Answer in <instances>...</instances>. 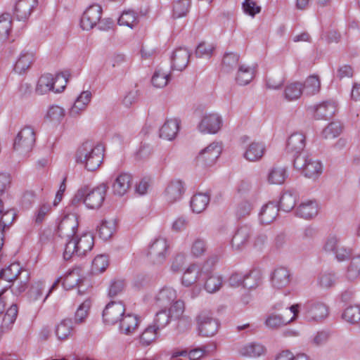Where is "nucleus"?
<instances>
[{"label":"nucleus","instance_id":"f704fd0d","mask_svg":"<svg viewBox=\"0 0 360 360\" xmlns=\"http://www.w3.org/2000/svg\"><path fill=\"white\" fill-rule=\"evenodd\" d=\"M91 94L89 91H83L78 96L72 107L70 109V113L72 116H76L83 111L91 101Z\"/></svg>","mask_w":360,"mask_h":360},{"label":"nucleus","instance_id":"dca6fc26","mask_svg":"<svg viewBox=\"0 0 360 360\" xmlns=\"http://www.w3.org/2000/svg\"><path fill=\"white\" fill-rule=\"evenodd\" d=\"M221 153V147L218 143H212L202 150L197 156V161L205 166L213 165Z\"/></svg>","mask_w":360,"mask_h":360},{"label":"nucleus","instance_id":"e2e57ef3","mask_svg":"<svg viewBox=\"0 0 360 360\" xmlns=\"http://www.w3.org/2000/svg\"><path fill=\"white\" fill-rule=\"evenodd\" d=\"M239 56L237 53H226L223 58V68L226 71H229L238 65Z\"/></svg>","mask_w":360,"mask_h":360},{"label":"nucleus","instance_id":"8fccbe9b","mask_svg":"<svg viewBox=\"0 0 360 360\" xmlns=\"http://www.w3.org/2000/svg\"><path fill=\"white\" fill-rule=\"evenodd\" d=\"M115 231V224L113 221H102L98 227V236L104 240L110 239Z\"/></svg>","mask_w":360,"mask_h":360},{"label":"nucleus","instance_id":"393cba45","mask_svg":"<svg viewBox=\"0 0 360 360\" xmlns=\"http://www.w3.org/2000/svg\"><path fill=\"white\" fill-rule=\"evenodd\" d=\"M319 213V205L314 200L302 202L296 209L297 216L305 219L315 217Z\"/></svg>","mask_w":360,"mask_h":360},{"label":"nucleus","instance_id":"4c0bfd02","mask_svg":"<svg viewBox=\"0 0 360 360\" xmlns=\"http://www.w3.org/2000/svg\"><path fill=\"white\" fill-rule=\"evenodd\" d=\"M139 23V15L133 10L124 11L118 18V24L121 26H127L131 29Z\"/></svg>","mask_w":360,"mask_h":360},{"label":"nucleus","instance_id":"b1692460","mask_svg":"<svg viewBox=\"0 0 360 360\" xmlns=\"http://www.w3.org/2000/svg\"><path fill=\"white\" fill-rule=\"evenodd\" d=\"M132 177L128 173H121L115 179L112 184V191L115 195L123 196L131 188Z\"/></svg>","mask_w":360,"mask_h":360},{"label":"nucleus","instance_id":"4468645a","mask_svg":"<svg viewBox=\"0 0 360 360\" xmlns=\"http://www.w3.org/2000/svg\"><path fill=\"white\" fill-rule=\"evenodd\" d=\"M326 252H333L338 262H344L352 256V250L342 245L339 240L335 237H330L324 245Z\"/></svg>","mask_w":360,"mask_h":360},{"label":"nucleus","instance_id":"0eeeda50","mask_svg":"<svg viewBox=\"0 0 360 360\" xmlns=\"http://www.w3.org/2000/svg\"><path fill=\"white\" fill-rule=\"evenodd\" d=\"M198 333L203 337L214 336L218 331L219 323L214 319L212 313L209 311H202L196 316Z\"/></svg>","mask_w":360,"mask_h":360},{"label":"nucleus","instance_id":"a18cd8bd","mask_svg":"<svg viewBox=\"0 0 360 360\" xmlns=\"http://www.w3.org/2000/svg\"><path fill=\"white\" fill-rule=\"evenodd\" d=\"M222 283L223 280L220 276L210 274L206 278L204 287L209 293H214L221 288Z\"/></svg>","mask_w":360,"mask_h":360},{"label":"nucleus","instance_id":"774afa93","mask_svg":"<svg viewBox=\"0 0 360 360\" xmlns=\"http://www.w3.org/2000/svg\"><path fill=\"white\" fill-rule=\"evenodd\" d=\"M207 248L205 242L201 238H197L194 240L191 248V252L195 257L202 256L206 251Z\"/></svg>","mask_w":360,"mask_h":360},{"label":"nucleus","instance_id":"7c9ffc66","mask_svg":"<svg viewBox=\"0 0 360 360\" xmlns=\"http://www.w3.org/2000/svg\"><path fill=\"white\" fill-rule=\"evenodd\" d=\"M279 207L276 203L269 202L264 205L259 212V219L263 224H269L278 215Z\"/></svg>","mask_w":360,"mask_h":360},{"label":"nucleus","instance_id":"4d7b16f0","mask_svg":"<svg viewBox=\"0 0 360 360\" xmlns=\"http://www.w3.org/2000/svg\"><path fill=\"white\" fill-rule=\"evenodd\" d=\"M296 204V196L290 192L284 193L280 198V207L285 212L293 209Z\"/></svg>","mask_w":360,"mask_h":360},{"label":"nucleus","instance_id":"39448f33","mask_svg":"<svg viewBox=\"0 0 360 360\" xmlns=\"http://www.w3.org/2000/svg\"><path fill=\"white\" fill-rule=\"evenodd\" d=\"M88 188H82L77 192L74 200H83L86 206L90 209L99 208L105 199L106 186H98L87 193Z\"/></svg>","mask_w":360,"mask_h":360},{"label":"nucleus","instance_id":"49530a36","mask_svg":"<svg viewBox=\"0 0 360 360\" xmlns=\"http://www.w3.org/2000/svg\"><path fill=\"white\" fill-rule=\"evenodd\" d=\"M158 330H157L153 326L149 325L141 333L139 336L140 343L143 346H148L153 342L158 336Z\"/></svg>","mask_w":360,"mask_h":360},{"label":"nucleus","instance_id":"052dcab7","mask_svg":"<svg viewBox=\"0 0 360 360\" xmlns=\"http://www.w3.org/2000/svg\"><path fill=\"white\" fill-rule=\"evenodd\" d=\"M11 28V19L8 13L0 16V38H7Z\"/></svg>","mask_w":360,"mask_h":360},{"label":"nucleus","instance_id":"cd10ccee","mask_svg":"<svg viewBox=\"0 0 360 360\" xmlns=\"http://www.w3.org/2000/svg\"><path fill=\"white\" fill-rule=\"evenodd\" d=\"M63 280V286L66 290H70L77 285H79V282L80 281L79 276L78 274V272L76 271H72L69 272L67 275L65 276L63 278H57L55 282L51 285V288L49 289V291L45 298L44 299V301L47 298L49 295L51 293V292L58 285V283Z\"/></svg>","mask_w":360,"mask_h":360},{"label":"nucleus","instance_id":"3c124183","mask_svg":"<svg viewBox=\"0 0 360 360\" xmlns=\"http://www.w3.org/2000/svg\"><path fill=\"white\" fill-rule=\"evenodd\" d=\"M287 177L285 168L274 167L269 172L268 181L271 184H282Z\"/></svg>","mask_w":360,"mask_h":360},{"label":"nucleus","instance_id":"6e6d98bb","mask_svg":"<svg viewBox=\"0 0 360 360\" xmlns=\"http://www.w3.org/2000/svg\"><path fill=\"white\" fill-rule=\"evenodd\" d=\"M108 257L103 255L96 256L92 262L91 271L94 274L103 272L108 266Z\"/></svg>","mask_w":360,"mask_h":360},{"label":"nucleus","instance_id":"bf43d9fd","mask_svg":"<svg viewBox=\"0 0 360 360\" xmlns=\"http://www.w3.org/2000/svg\"><path fill=\"white\" fill-rule=\"evenodd\" d=\"M342 131L340 122H333L330 123L323 131V136L326 139H333L338 136Z\"/></svg>","mask_w":360,"mask_h":360},{"label":"nucleus","instance_id":"e433bc0d","mask_svg":"<svg viewBox=\"0 0 360 360\" xmlns=\"http://www.w3.org/2000/svg\"><path fill=\"white\" fill-rule=\"evenodd\" d=\"M262 283V275L259 270H252L245 274L243 287L252 290L259 287Z\"/></svg>","mask_w":360,"mask_h":360},{"label":"nucleus","instance_id":"6ab92c4d","mask_svg":"<svg viewBox=\"0 0 360 360\" xmlns=\"http://www.w3.org/2000/svg\"><path fill=\"white\" fill-rule=\"evenodd\" d=\"M338 104L334 101H326L313 107L314 116L317 120H329L337 112Z\"/></svg>","mask_w":360,"mask_h":360},{"label":"nucleus","instance_id":"c756f323","mask_svg":"<svg viewBox=\"0 0 360 360\" xmlns=\"http://www.w3.org/2000/svg\"><path fill=\"white\" fill-rule=\"evenodd\" d=\"M180 122L177 119L167 120L160 129V137L173 140L177 135L179 129Z\"/></svg>","mask_w":360,"mask_h":360},{"label":"nucleus","instance_id":"aec40b11","mask_svg":"<svg viewBox=\"0 0 360 360\" xmlns=\"http://www.w3.org/2000/svg\"><path fill=\"white\" fill-rule=\"evenodd\" d=\"M252 236L251 228L248 225H243L238 228L232 240L231 247L236 250H241L246 247Z\"/></svg>","mask_w":360,"mask_h":360},{"label":"nucleus","instance_id":"09e8293b","mask_svg":"<svg viewBox=\"0 0 360 360\" xmlns=\"http://www.w3.org/2000/svg\"><path fill=\"white\" fill-rule=\"evenodd\" d=\"M185 311V303L181 300H174L167 309V312L172 319H181L183 318Z\"/></svg>","mask_w":360,"mask_h":360},{"label":"nucleus","instance_id":"a878e982","mask_svg":"<svg viewBox=\"0 0 360 360\" xmlns=\"http://www.w3.org/2000/svg\"><path fill=\"white\" fill-rule=\"evenodd\" d=\"M305 136L299 132L292 134L287 141L286 150L288 153L295 155L301 154L305 147Z\"/></svg>","mask_w":360,"mask_h":360},{"label":"nucleus","instance_id":"20e7f679","mask_svg":"<svg viewBox=\"0 0 360 360\" xmlns=\"http://www.w3.org/2000/svg\"><path fill=\"white\" fill-rule=\"evenodd\" d=\"M293 165L296 169L300 170L306 177L310 179L318 178L323 172L321 162L307 153L295 155Z\"/></svg>","mask_w":360,"mask_h":360},{"label":"nucleus","instance_id":"338daca9","mask_svg":"<svg viewBox=\"0 0 360 360\" xmlns=\"http://www.w3.org/2000/svg\"><path fill=\"white\" fill-rule=\"evenodd\" d=\"M65 115L63 108L58 105H51L46 113V117L51 121H60Z\"/></svg>","mask_w":360,"mask_h":360},{"label":"nucleus","instance_id":"a19ab883","mask_svg":"<svg viewBox=\"0 0 360 360\" xmlns=\"http://www.w3.org/2000/svg\"><path fill=\"white\" fill-rule=\"evenodd\" d=\"M264 352V347L262 345L257 342H250L243 346L240 349L241 355L249 357L259 356Z\"/></svg>","mask_w":360,"mask_h":360},{"label":"nucleus","instance_id":"79ce46f5","mask_svg":"<svg viewBox=\"0 0 360 360\" xmlns=\"http://www.w3.org/2000/svg\"><path fill=\"white\" fill-rule=\"evenodd\" d=\"M302 93V84L300 82H292L285 86L284 96L285 99L290 101L298 99Z\"/></svg>","mask_w":360,"mask_h":360},{"label":"nucleus","instance_id":"6e6552de","mask_svg":"<svg viewBox=\"0 0 360 360\" xmlns=\"http://www.w3.org/2000/svg\"><path fill=\"white\" fill-rule=\"evenodd\" d=\"M304 315L309 321H321L328 316V307L322 302L309 300L303 306Z\"/></svg>","mask_w":360,"mask_h":360},{"label":"nucleus","instance_id":"f8f14e48","mask_svg":"<svg viewBox=\"0 0 360 360\" xmlns=\"http://www.w3.org/2000/svg\"><path fill=\"white\" fill-rule=\"evenodd\" d=\"M125 312V307L120 302H110L103 311V319L104 323L109 325L117 323Z\"/></svg>","mask_w":360,"mask_h":360},{"label":"nucleus","instance_id":"9d476101","mask_svg":"<svg viewBox=\"0 0 360 360\" xmlns=\"http://www.w3.org/2000/svg\"><path fill=\"white\" fill-rule=\"evenodd\" d=\"M169 245L165 238H158L150 245L148 250V257L154 264H162L168 255Z\"/></svg>","mask_w":360,"mask_h":360},{"label":"nucleus","instance_id":"f3484780","mask_svg":"<svg viewBox=\"0 0 360 360\" xmlns=\"http://www.w3.org/2000/svg\"><path fill=\"white\" fill-rule=\"evenodd\" d=\"M37 5V0H18L13 8V16L18 20L25 21L29 18Z\"/></svg>","mask_w":360,"mask_h":360},{"label":"nucleus","instance_id":"a211bd4d","mask_svg":"<svg viewBox=\"0 0 360 360\" xmlns=\"http://www.w3.org/2000/svg\"><path fill=\"white\" fill-rule=\"evenodd\" d=\"M291 281V273L285 267L280 266L275 269L270 276L271 284L273 288L281 289L287 287Z\"/></svg>","mask_w":360,"mask_h":360},{"label":"nucleus","instance_id":"680f3d73","mask_svg":"<svg viewBox=\"0 0 360 360\" xmlns=\"http://www.w3.org/2000/svg\"><path fill=\"white\" fill-rule=\"evenodd\" d=\"M360 275V256L352 259L347 269V276L350 280L356 278Z\"/></svg>","mask_w":360,"mask_h":360},{"label":"nucleus","instance_id":"13d9d810","mask_svg":"<svg viewBox=\"0 0 360 360\" xmlns=\"http://www.w3.org/2000/svg\"><path fill=\"white\" fill-rule=\"evenodd\" d=\"M0 218V231L4 232L5 230L13 223L15 219V212L13 210H8L2 212Z\"/></svg>","mask_w":360,"mask_h":360},{"label":"nucleus","instance_id":"0e129e2a","mask_svg":"<svg viewBox=\"0 0 360 360\" xmlns=\"http://www.w3.org/2000/svg\"><path fill=\"white\" fill-rule=\"evenodd\" d=\"M214 46L205 42L199 44L195 50V55L199 58H209L212 56Z\"/></svg>","mask_w":360,"mask_h":360},{"label":"nucleus","instance_id":"9b49d317","mask_svg":"<svg viewBox=\"0 0 360 360\" xmlns=\"http://www.w3.org/2000/svg\"><path fill=\"white\" fill-rule=\"evenodd\" d=\"M102 15V8L98 4L88 7L84 12L81 20L80 26L84 30H90L100 21Z\"/></svg>","mask_w":360,"mask_h":360},{"label":"nucleus","instance_id":"423d86ee","mask_svg":"<svg viewBox=\"0 0 360 360\" xmlns=\"http://www.w3.org/2000/svg\"><path fill=\"white\" fill-rule=\"evenodd\" d=\"M35 132L31 127H25L18 134L13 143V149L20 155H25L33 148Z\"/></svg>","mask_w":360,"mask_h":360},{"label":"nucleus","instance_id":"864d4df0","mask_svg":"<svg viewBox=\"0 0 360 360\" xmlns=\"http://www.w3.org/2000/svg\"><path fill=\"white\" fill-rule=\"evenodd\" d=\"M169 79L170 75L169 73L158 69L154 72L151 79V82L156 88H163L168 84Z\"/></svg>","mask_w":360,"mask_h":360},{"label":"nucleus","instance_id":"58836bf2","mask_svg":"<svg viewBox=\"0 0 360 360\" xmlns=\"http://www.w3.org/2000/svg\"><path fill=\"white\" fill-rule=\"evenodd\" d=\"M254 77V69L245 65L239 66L236 76V81L239 85L249 84Z\"/></svg>","mask_w":360,"mask_h":360},{"label":"nucleus","instance_id":"473e14b6","mask_svg":"<svg viewBox=\"0 0 360 360\" xmlns=\"http://www.w3.org/2000/svg\"><path fill=\"white\" fill-rule=\"evenodd\" d=\"M265 152L264 146L258 142L251 143L247 148L244 158L248 161H257L262 158Z\"/></svg>","mask_w":360,"mask_h":360},{"label":"nucleus","instance_id":"2eb2a0df","mask_svg":"<svg viewBox=\"0 0 360 360\" xmlns=\"http://www.w3.org/2000/svg\"><path fill=\"white\" fill-rule=\"evenodd\" d=\"M77 227L78 222L76 216L74 214L66 215L58 226V234L68 241L75 236Z\"/></svg>","mask_w":360,"mask_h":360},{"label":"nucleus","instance_id":"2f4dec72","mask_svg":"<svg viewBox=\"0 0 360 360\" xmlns=\"http://www.w3.org/2000/svg\"><path fill=\"white\" fill-rule=\"evenodd\" d=\"M202 274V272L198 265L191 264L184 272L181 283L184 286L189 287L195 283Z\"/></svg>","mask_w":360,"mask_h":360},{"label":"nucleus","instance_id":"69168bd1","mask_svg":"<svg viewBox=\"0 0 360 360\" xmlns=\"http://www.w3.org/2000/svg\"><path fill=\"white\" fill-rule=\"evenodd\" d=\"M51 211V206L49 203H43L37 208L35 212L34 220L36 224H41L46 216Z\"/></svg>","mask_w":360,"mask_h":360},{"label":"nucleus","instance_id":"c9c22d12","mask_svg":"<svg viewBox=\"0 0 360 360\" xmlns=\"http://www.w3.org/2000/svg\"><path fill=\"white\" fill-rule=\"evenodd\" d=\"M210 202V196L205 193H196L191 200V207L193 212L200 213L203 212Z\"/></svg>","mask_w":360,"mask_h":360},{"label":"nucleus","instance_id":"ddd939ff","mask_svg":"<svg viewBox=\"0 0 360 360\" xmlns=\"http://www.w3.org/2000/svg\"><path fill=\"white\" fill-rule=\"evenodd\" d=\"M222 119L217 113H210L205 115L200 123L198 129L204 134H216L222 126Z\"/></svg>","mask_w":360,"mask_h":360},{"label":"nucleus","instance_id":"c85d7f7f","mask_svg":"<svg viewBox=\"0 0 360 360\" xmlns=\"http://www.w3.org/2000/svg\"><path fill=\"white\" fill-rule=\"evenodd\" d=\"M34 59L33 53L22 51L15 63V72L20 75L25 73L32 66Z\"/></svg>","mask_w":360,"mask_h":360},{"label":"nucleus","instance_id":"5fc2aeb1","mask_svg":"<svg viewBox=\"0 0 360 360\" xmlns=\"http://www.w3.org/2000/svg\"><path fill=\"white\" fill-rule=\"evenodd\" d=\"M91 303L89 300L84 301L77 309L75 314V322L76 323H82L86 319Z\"/></svg>","mask_w":360,"mask_h":360},{"label":"nucleus","instance_id":"bb28decb","mask_svg":"<svg viewBox=\"0 0 360 360\" xmlns=\"http://www.w3.org/2000/svg\"><path fill=\"white\" fill-rule=\"evenodd\" d=\"M118 322H120L119 329L120 333L125 335H131L137 329L139 319L137 316L131 314H124Z\"/></svg>","mask_w":360,"mask_h":360},{"label":"nucleus","instance_id":"72a5a7b5","mask_svg":"<svg viewBox=\"0 0 360 360\" xmlns=\"http://www.w3.org/2000/svg\"><path fill=\"white\" fill-rule=\"evenodd\" d=\"M184 192L183 184L180 181L171 182L166 189L167 200L174 202L181 199Z\"/></svg>","mask_w":360,"mask_h":360},{"label":"nucleus","instance_id":"5701e85b","mask_svg":"<svg viewBox=\"0 0 360 360\" xmlns=\"http://www.w3.org/2000/svg\"><path fill=\"white\" fill-rule=\"evenodd\" d=\"M191 53L185 47L176 49L171 56L172 68L176 70H183L188 64Z\"/></svg>","mask_w":360,"mask_h":360},{"label":"nucleus","instance_id":"37998d69","mask_svg":"<svg viewBox=\"0 0 360 360\" xmlns=\"http://www.w3.org/2000/svg\"><path fill=\"white\" fill-rule=\"evenodd\" d=\"M71 319H63L56 327V335L58 340H66L72 331Z\"/></svg>","mask_w":360,"mask_h":360},{"label":"nucleus","instance_id":"c03bdc74","mask_svg":"<svg viewBox=\"0 0 360 360\" xmlns=\"http://www.w3.org/2000/svg\"><path fill=\"white\" fill-rule=\"evenodd\" d=\"M172 318L167 309H162L155 314L152 326L160 330L165 328L171 321Z\"/></svg>","mask_w":360,"mask_h":360},{"label":"nucleus","instance_id":"603ef678","mask_svg":"<svg viewBox=\"0 0 360 360\" xmlns=\"http://www.w3.org/2000/svg\"><path fill=\"white\" fill-rule=\"evenodd\" d=\"M191 6L190 0H179L173 5L172 17L179 18L186 15Z\"/></svg>","mask_w":360,"mask_h":360},{"label":"nucleus","instance_id":"4be33fe9","mask_svg":"<svg viewBox=\"0 0 360 360\" xmlns=\"http://www.w3.org/2000/svg\"><path fill=\"white\" fill-rule=\"evenodd\" d=\"M5 307L6 304L4 301H3L0 297V319H1V328L2 332L8 330L11 328L15 322L18 314L17 305H11L4 314Z\"/></svg>","mask_w":360,"mask_h":360},{"label":"nucleus","instance_id":"ea45409f","mask_svg":"<svg viewBox=\"0 0 360 360\" xmlns=\"http://www.w3.org/2000/svg\"><path fill=\"white\" fill-rule=\"evenodd\" d=\"M303 85V93L308 96L314 95L319 92L321 82L318 76L311 75L308 77Z\"/></svg>","mask_w":360,"mask_h":360},{"label":"nucleus","instance_id":"7ed1b4c3","mask_svg":"<svg viewBox=\"0 0 360 360\" xmlns=\"http://www.w3.org/2000/svg\"><path fill=\"white\" fill-rule=\"evenodd\" d=\"M69 77L68 72L58 73L55 77L49 73L42 75L38 79L35 91L40 95L50 91L62 92L67 85Z\"/></svg>","mask_w":360,"mask_h":360},{"label":"nucleus","instance_id":"412c9836","mask_svg":"<svg viewBox=\"0 0 360 360\" xmlns=\"http://www.w3.org/2000/svg\"><path fill=\"white\" fill-rule=\"evenodd\" d=\"M177 297L176 290L164 287L154 297V304L158 307L167 309Z\"/></svg>","mask_w":360,"mask_h":360},{"label":"nucleus","instance_id":"1a4fd4ad","mask_svg":"<svg viewBox=\"0 0 360 360\" xmlns=\"http://www.w3.org/2000/svg\"><path fill=\"white\" fill-rule=\"evenodd\" d=\"M300 304H293L289 307L291 316H285L282 314H271L267 316L265 320V326L270 329H278L286 326L290 322L295 320L300 311Z\"/></svg>","mask_w":360,"mask_h":360},{"label":"nucleus","instance_id":"de8ad7c7","mask_svg":"<svg viewBox=\"0 0 360 360\" xmlns=\"http://www.w3.org/2000/svg\"><path fill=\"white\" fill-rule=\"evenodd\" d=\"M342 319L352 324H356L360 321V307L358 305L347 307L343 314Z\"/></svg>","mask_w":360,"mask_h":360},{"label":"nucleus","instance_id":"f257e3e1","mask_svg":"<svg viewBox=\"0 0 360 360\" xmlns=\"http://www.w3.org/2000/svg\"><path fill=\"white\" fill-rule=\"evenodd\" d=\"M104 148L99 144L86 141L77 149L76 161L83 165L89 171H95L103 160Z\"/></svg>","mask_w":360,"mask_h":360},{"label":"nucleus","instance_id":"f03ea898","mask_svg":"<svg viewBox=\"0 0 360 360\" xmlns=\"http://www.w3.org/2000/svg\"><path fill=\"white\" fill-rule=\"evenodd\" d=\"M94 245V238L90 232L84 233L79 236H74L65 244L64 259H70L74 255L84 256L92 250Z\"/></svg>","mask_w":360,"mask_h":360}]
</instances>
